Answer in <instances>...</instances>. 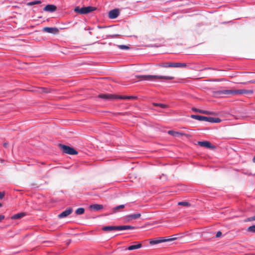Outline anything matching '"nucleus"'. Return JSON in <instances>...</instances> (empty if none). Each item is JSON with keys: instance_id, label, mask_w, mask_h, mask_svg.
Segmentation results:
<instances>
[{"instance_id": "7c9ffc66", "label": "nucleus", "mask_w": 255, "mask_h": 255, "mask_svg": "<svg viewBox=\"0 0 255 255\" xmlns=\"http://www.w3.org/2000/svg\"><path fill=\"white\" fill-rule=\"evenodd\" d=\"M202 114H206V115H212L213 113L211 112H209L208 111L203 110Z\"/></svg>"}, {"instance_id": "393cba45", "label": "nucleus", "mask_w": 255, "mask_h": 255, "mask_svg": "<svg viewBox=\"0 0 255 255\" xmlns=\"http://www.w3.org/2000/svg\"><path fill=\"white\" fill-rule=\"evenodd\" d=\"M118 47L122 50H128L130 48L129 46L125 45H119Z\"/></svg>"}, {"instance_id": "39448f33", "label": "nucleus", "mask_w": 255, "mask_h": 255, "mask_svg": "<svg viewBox=\"0 0 255 255\" xmlns=\"http://www.w3.org/2000/svg\"><path fill=\"white\" fill-rule=\"evenodd\" d=\"M96 9V7L89 6L87 7H83L80 8L78 6H77L75 8L74 11L77 13H79L80 14H86L90 12H92Z\"/></svg>"}, {"instance_id": "ddd939ff", "label": "nucleus", "mask_w": 255, "mask_h": 255, "mask_svg": "<svg viewBox=\"0 0 255 255\" xmlns=\"http://www.w3.org/2000/svg\"><path fill=\"white\" fill-rule=\"evenodd\" d=\"M205 121L212 123H218L221 122V120L218 118L206 117V119L205 120Z\"/></svg>"}, {"instance_id": "c756f323", "label": "nucleus", "mask_w": 255, "mask_h": 255, "mask_svg": "<svg viewBox=\"0 0 255 255\" xmlns=\"http://www.w3.org/2000/svg\"><path fill=\"white\" fill-rule=\"evenodd\" d=\"M155 105L156 106L160 107L162 108H165L167 107V106L166 105L162 104H155Z\"/></svg>"}, {"instance_id": "4c0bfd02", "label": "nucleus", "mask_w": 255, "mask_h": 255, "mask_svg": "<svg viewBox=\"0 0 255 255\" xmlns=\"http://www.w3.org/2000/svg\"><path fill=\"white\" fill-rule=\"evenodd\" d=\"M251 220L252 221H255V216L253 217H251Z\"/></svg>"}, {"instance_id": "a19ab883", "label": "nucleus", "mask_w": 255, "mask_h": 255, "mask_svg": "<svg viewBox=\"0 0 255 255\" xmlns=\"http://www.w3.org/2000/svg\"><path fill=\"white\" fill-rule=\"evenodd\" d=\"M2 204L1 203H0V207L2 206Z\"/></svg>"}, {"instance_id": "f704fd0d", "label": "nucleus", "mask_w": 255, "mask_h": 255, "mask_svg": "<svg viewBox=\"0 0 255 255\" xmlns=\"http://www.w3.org/2000/svg\"><path fill=\"white\" fill-rule=\"evenodd\" d=\"M3 145V146L6 148H7L8 146V143H6V142L4 143Z\"/></svg>"}, {"instance_id": "2f4dec72", "label": "nucleus", "mask_w": 255, "mask_h": 255, "mask_svg": "<svg viewBox=\"0 0 255 255\" xmlns=\"http://www.w3.org/2000/svg\"><path fill=\"white\" fill-rule=\"evenodd\" d=\"M222 235V233L221 231H218L216 235V238H219Z\"/></svg>"}, {"instance_id": "e433bc0d", "label": "nucleus", "mask_w": 255, "mask_h": 255, "mask_svg": "<svg viewBox=\"0 0 255 255\" xmlns=\"http://www.w3.org/2000/svg\"><path fill=\"white\" fill-rule=\"evenodd\" d=\"M245 222L252 221L251 218H248L245 221Z\"/></svg>"}, {"instance_id": "4468645a", "label": "nucleus", "mask_w": 255, "mask_h": 255, "mask_svg": "<svg viewBox=\"0 0 255 255\" xmlns=\"http://www.w3.org/2000/svg\"><path fill=\"white\" fill-rule=\"evenodd\" d=\"M56 6L54 5L48 4L44 8L45 11L53 12L56 10Z\"/></svg>"}, {"instance_id": "a878e982", "label": "nucleus", "mask_w": 255, "mask_h": 255, "mask_svg": "<svg viewBox=\"0 0 255 255\" xmlns=\"http://www.w3.org/2000/svg\"><path fill=\"white\" fill-rule=\"evenodd\" d=\"M125 208L124 205H121L113 208V211L116 212L118 210Z\"/></svg>"}, {"instance_id": "aec40b11", "label": "nucleus", "mask_w": 255, "mask_h": 255, "mask_svg": "<svg viewBox=\"0 0 255 255\" xmlns=\"http://www.w3.org/2000/svg\"><path fill=\"white\" fill-rule=\"evenodd\" d=\"M141 247H142L141 244L138 243L137 245H131V246H129L127 248V250H128L129 251H131V250L138 249L140 248Z\"/></svg>"}, {"instance_id": "dca6fc26", "label": "nucleus", "mask_w": 255, "mask_h": 255, "mask_svg": "<svg viewBox=\"0 0 255 255\" xmlns=\"http://www.w3.org/2000/svg\"><path fill=\"white\" fill-rule=\"evenodd\" d=\"M90 208L95 211H98L103 208V206L100 204H93L90 205Z\"/></svg>"}, {"instance_id": "2eb2a0df", "label": "nucleus", "mask_w": 255, "mask_h": 255, "mask_svg": "<svg viewBox=\"0 0 255 255\" xmlns=\"http://www.w3.org/2000/svg\"><path fill=\"white\" fill-rule=\"evenodd\" d=\"M141 216V214L140 213L133 214L131 215H129L127 216V218L128 220H130L132 219H136L140 218Z\"/></svg>"}, {"instance_id": "58836bf2", "label": "nucleus", "mask_w": 255, "mask_h": 255, "mask_svg": "<svg viewBox=\"0 0 255 255\" xmlns=\"http://www.w3.org/2000/svg\"><path fill=\"white\" fill-rule=\"evenodd\" d=\"M253 161L254 162H255V155L254 156L253 159Z\"/></svg>"}, {"instance_id": "4be33fe9", "label": "nucleus", "mask_w": 255, "mask_h": 255, "mask_svg": "<svg viewBox=\"0 0 255 255\" xmlns=\"http://www.w3.org/2000/svg\"><path fill=\"white\" fill-rule=\"evenodd\" d=\"M160 67L167 68L170 67L169 65H171V62L169 63H160L157 65Z\"/></svg>"}, {"instance_id": "cd10ccee", "label": "nucleus", "mask_w": 255, "mask_h": 255, "mask_svg": "<svg viewBox=\"0 0 255 255\" xmlns=\"http://www.w3.org/2000/svg\"><path fill=\"white\" fill-rule=\"evenodd\" d=\"M41 3V1L37 0V1H31V2H28L27 3V5H34V4H39V3Z\"/></svg>"}, {"instance_id": "6ab92c4d", "label": "nucleus", "mask_w": 255, "mask_h": 255, "mask_svg": "<svg viewBox=\"0 0 255 255\" xmlns=\"http://www.w3.org/2000/svg\"><path fill=\"white\" fill-rule=\"evenodd\" d=\"M191 117L192 119H196L200 121H205V120L206 119V117L199 115H192Z\"/></svg>"}, {"instance_id": "1a4fd4ad", "label": "nucleus", "mask_w": 255, "mask_h": 255, "mask_svg": "<svg viewBox=\"0 0 255 255\" xmlns=\"http://www.w3.org/2000/svg\"><path fill=\"white\" fill-rule=\"evenodd\" d=\"M43 31L47 33L54 34H57L59 32V29L56 27H45L43 28Z\"/></svg>"}, {"instance_id": "c9c22d12", "label": "nucleus", "mask_w": 255, "mask_h": 255, "mask_svg": "<svg viewBox=\"0 0 255 255\" xmlns=\"http://www.w3.org/2000/svg\"><path fill=\"white\" fill-rule=\"evenodd\" d=\"M42 92L44 93H48V90L45 88H42Z\"/></svg>"}, {"instance_id": "9b49d317", "label": "nucleus", "mask_w": 255, "mask_h": 255, "mask_svg": "<svg viewBox=\"0 0 255 255\" xmlns=\"http://www.w3.org/2000/svg\"><path fill=\"white\" fill-rule=\"evenodd\" d=\"M72 209L71 208H69L67 209L65 211L62 212L61 213L58 215V217L59 218H65L68 215H69L72 212Z\"/></svg>"}, {"instance_id": "f03ea898", "label": "nucleus", "mask_w": 255, "mask_h": 255, "mask_svg": "<svg viewBox=\"0 0 255 255\" xmlns=\"http://www.w3.org/2000/svg\"><path fill=\"white\" fill-rule=\"evenodd\" d=\"M254 91L252 90H224L219 92L220 93L226 95H240L252 94Z\"/></svg>"}, {"instance_id": "bb28decb", "label": "nucleus", "mask_w": 255, "mask_h": 255, "mask_svg": "<svg viewBox=\"0 0 255 255\" xmlns=\"http://www.w3.org/2000/svg\"><path fill=\"white\" fill-rule=\"evenodd\" d=\"M178 205L184 206H190V203L188 202H178Z\"/></svg>"}, {"instance_id": "6e6552de", "label": "nucleus", "mask_w": 255, "mask_h": 255, "mask_svg": "<svg viewBox=\"0 0 255 255\" xmlns=\"http://www.w3.org/2000/svg\"><path fill=\"white\" fill-rule=\"evenodd\" d=\"M120 14V10L118 8H115L109 11L108 16L111 19L117 18Z\"/></svg>"}, {"instance_id": "f8f14e48", "label": "nucleus", "mask_w": 255, "mask_h": 255, "mask_svg": "<svg viewBox=\"0 0 255 255\" xmlns=\"http://www.w3.org/2000/svg\"><path fill=\"white\" fill-rule=\"evenodd\" d=\"M170 67L174 68H185L187 67V65L184 63H180V62H175L173 63L171 62V65H169Z\"/></svg>"}, {"instance_id": "473e14b6", "label": "nucleus", "mask_w": 255, "mask_h": 255, "mask_svg": "<svg viewBox=\"0 0 255 255\" xmlns=\"http://www.w3.org/2000/svg\"><path fill=\"white\" fill-rule=\"evenodd\" d=\"M5 193L4 192H0V199H2L4 196Z\"/></svg>"}, {"instance_id": "9d476101", "label": "nucleus", "mask_w": 255, "mask_h": 255, "mask_svg": "<svg viewBox=\"0 0 255 255\" xmlns=\"http://www.w3.org/2000/svg\"><path fill=\"white\" fill-rule=\"evenodd\" d=\"M198 144L202 147H205L208 148H215V146L212 145L210 142L208 141H198Z\"/></svg>"}, {"instance_id": "c85d7f7f", "label": "nucleus", "mask_w": 255, "mask_h": 255, "mask_svg": "<svg viewBox=\"0 0 255 255\" xmlns=\"http://www.w3.org/2000/svg\"><path fill=\"white\" fill-rule=\"evenodd\" d=\"M192 110L193 111H194V112H198V113H201V114H202L203 111V110H200V109H197V108H193L192 109Z\"/></svg>"}, {"instance_id": "ea45409f", "label": "nucleus", "mask_w": 255, "mask_h": 255, "mask_svg": "<svg viewBox=\"0 0 255 255\" xmlns=\"http://www.w3.org/2000/svg\"><path fill=\"white\" fill-rule=\"evenodd\" d=\"M249 82L252 83H255V81H251Z\"/></svg>"}, {"instance_id": "f257e3e1", "label": "nucleus", "mask_w": 255, "mask_h": 255, "mask_svg": "<svg viewBox=\"0 0 255 255\" xmlns=\"http://www.w3.org/2000/svg\"><path fill=\"white\" fill-rule=\"evenodd\" d=\"M135 77L139 78V81H157L160 79L172 80L174 77L172 76H157L150 75H135Z\"/></svg>"}, {"instance_id": "f3484780", "label": "nucleus", "mask_w": 255, "mask_h": 255, "mask_svg": "<svg viewBox=\"0 0 255 255\" xmlns=\"http://www.w3.org/2000/svg\"><path fill=\"white\" fill-rule=\"evenodd\" d=\"M137 98L135 96H118V99H124V100H134Z\"/></svg>"}, {"instance_id": "5701e85b", "label": "nucleus", "mask_w": 255, "mask_h": 255, "mask_svg": "<svg viewBox=\"0 0 255 255\" xmlns=\"http://www.w3.org/2000/svg\"><path fill=\"white\" fill-rule=\"evenodd\" d=\"M85 209L83 208H78L76 211V214L77 215H82L84 214Z\"/></svg>"}, {"instance_id": "79ce46f5", "label": "nucleus", "mask_w": 255, "mask_h": 255, "mask_svg": "<svg viewBox=\"0 0 255 255\" xmlns=\"http://www.w3.org/2000/svg\"><path fill=\"white\" fill-rule=\"evenodd\" d=\"M241 84H245V83H243V82H241Z\"/></svg>"}, {"instance_id": "7ed1b4c3", "label": "nucleus", "mask_w": 255, "mask_h": 255, "mask_svg": "<svg viewBox=\"0 0 255 255\" xmlns=\"http://www.w3.org/2000/svg\"><path fill=\"white\" fill-rule=\"evenodd\" d=\"M135 227L132 226L127 225V226H105L102 228V230L105 232L112 231H121L125 230H133L134 229Z\"/></svg>"}, {"instance_id": "423d86ee", "label": "nucleus", "mask_w": 255, "mask_h": 255, "mask_svg": "<svg viewBox=\"0 0 255 255\" xmlns=\"http://www.w3.org/2000/svg\"><path fill=\"white\" fill-rule=\"evenodd\" d=\"M175 240V238H168L165 239L164 238H159L154 240H151L149 242L150 245H155L163 242H170Z\"/></svg>"}, {"instance_id": "0eeeda50", "label": "nucleus", "mask_w": 255, "mask_h": 255, "mask_svg": "<svg viewBox=\"0 0 255 255\" xmlns=\"http://www.w3.org/2000/svg\"><path fill=\"white\" fill-rule=\"evenodd\" d=\"M98 97L105 100L108 101L118 99V95L110 94H101L98 95Z\"/></svg>"}, {"instance_id": "a211bd4d", "label": "nucleus", "mask_w": 255, "mask_h": 255, "mask_svg": "<svg viewBox=\"0 0 255 255\" xmlns=\"http://www.w3.org/2000/svg\"><path fill=\"white\" fill-rule=\"evenodd\" d=\"M168 133L171 135H172L173 136H179L180 135H186L184 133H180L177 131H175L174 130H168Z\"/></svg>"}, {"instance_id": "72a5a7b5", "label": "nucleus", "mask_w": 255, "mask_h": 255, "mask_svg": "<svg viewBox=\"0 0 255 255\" xmlns=\"http://www.w3.org/2000/svg\"><path fill=\"white\" fill-rule=\"evenodd\" d=\"M5 217L4 215H0V222L2 221V220L4 219Z\"/></svg>"}, {"instance_id": "412c9836", "label": "nucleus", "mask_w": 255, "mask_h": 255, "mask_svg": "<svg viewBox=\"0 0 255 255\" xmlns=\"http://www.w3.org/2000/svg\"><path fill=\"white\" fill-rule=\"evenodd\" d=\"M24 215H25V213H18V214L14 215L13 216H12L11 217V219L16 220V219L21 218V217L24 216Z\"/></svg>"}, {"instance_id": "b1692460", "label": "nucleus", "mask_w": 255, "mask_h": 255, "mask_svg": "<svg viewBox=\"0 0 255 255\" xmlns=\"http://www.w3.org/2000/svg\"><path fill=\"white\" fill-rule=\"evenodd\" d=\"M247 231L249 232L255 233V225L249 227Z\"/></svg>"}, {"instance_id": "20e7f679", "label": "nucleus", "mask_w": 255, "mask_h": 255, "mask_svg": "<svg viewBox=\"0 0 255 255\" xmlns=\"http://www.w3.org/2000/svg\"><path fill=\"white\" fill-rule=\"evenodd\" d=\"M59 146L65 153L70 155H76L78 154V152L74 148L68 145L59 144Z\"/></svg>"}]
</instances>
